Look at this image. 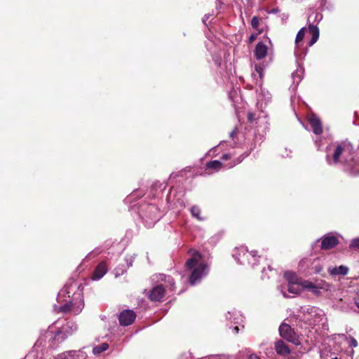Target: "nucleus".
<instances>
[{
    "instance_id": "nucleus-1",
    "label": "nucleus",
    "mask_w": 359,
    "mask_h": 359,
    "mask_svg": "<svg viewBox=\"0 0 359 359\" xmlns=\"http://www.w3.org/2000/svg\"><path fill=\"white\" fill-rule=\"evenodd\" d=\"M354 149L347 141L333 144L327 148L326 161L330 165H341L352 175L359 174V161L353 158Z\"/></svg>"
},
{
    "instance_id": "nucleus-2",
    "label": "nucleus",
    "mask_w": 359,
    "mask_h": 359,
    "mask_svg": "<svg viewBox=\"0 0 359 359\" xmlns=\"http://www.w3.org/2000/svg\"><path fill=\"white\" fill-rule=\"evenodd\" d=\"M57 299L60 304L55 305L54 310L57 313L71 311L74 315H77L84 307L83 294L76 283L65 285L58 292Z\"/></svg>"
},
{
    "instance_id": "nucleus-3",
    "label": "nucleus",
    "mask_w": 359,
    "mask_h": 359,
    "mask_svg": "<svg viewBox=\"0 0 359 359\" xmlns=\"http://www.w3.org/2000/svg\"><path fill=\"white\" fill-rule=\"evenodd\" d=\"M186 268L189 272V282L191 285L199 283L209 272V266L198 252L186 262Z\"/></svg>"
},
{
    "instance_id": "nucleus-4",
    "label": "nucleus",
    "mask_w": 359,
    "mask_h": 359,
    "mask_svg": "<svg viewBox=\"0 0 359 359\" xmlns=\"http://www.w3.org/2000/svg\"><path fill=\"white\" fill-rule=\"evenodd\" d=\"M154 280L156 279L157 281L164 282L165 286L158 285L153 287L149 294V297L151 301H160L165 294V287L170 289L173 288L175 281L170 276H166L164 274L160 273L154 276Z\"/></svg>"
},
{
    "instance_id": "nucleus-5",
    "label": "nucleus",
    "mask_w": 359,
    "mask_h": 359,
    "mask_svg": "<svg viewBox=\"0 0 359 359\" xmlns=\"http://www.w3.org/2000/svg\"><path fill=\"white\" fill-rule=\"evenodd\" d=\"M304 290H306L316 297H320L323 292H330L332 285L324 280H316L315 282L305 280L302 283Z\"/></svg>"
},
{
    "instance_id": "nucleus-6",
    "label": "nucleus",
    "mask_w": 359,
    "mask_h": 359,
    "mask_svg": "<svg viewBox=\"0 0 359 359\" xmlns=\"http://www.w3.org/2000/svg\"><path fill=\"white\" fill-rule=\"evenodd\" d=\"M323 19V15L321 13L317 12H312L308 18L309 24V32L311 35V39L309 41L308 45L309 46H312L319 39V29L316 25H314L311 23L313 22H320Z\"/></svg>"
},
{
    "instance_id": "nucleus-7",
    "label": "nucleus",
    "mask_w": 359,
    "mask_h": 359,
    "mask_svg": "<svg viewBox=\"0 0 359 359\" xmlns=\"http://www.w3.org/2000/svg\"><path fill=\"white\" fill-rule=\"evenodd\" d=\"M160 212L158 208L154 205H149L142 216V219L148 226H151L160 218Z\"/></svg>"
},
{
    "instance_id": "nucleus-8",
    "label": "nucleus",
    "mask_w": 359,
    "mask_h": 359,
    "mask_svg": "<svg viewBox=\"0 0 359 359\" xmlns=\"http://www.w3.org/2000/svg\"><path fill=\"white\" fill-rule=\"evenodd\" d=\"M243 158L241 156L238 157L237 158H233L230 163H222L219 161H210L206 163V168L208 170H213L215 172L221 170L222 168H224L226 169L231 168L234 167L236 165L240 163L243 161Z\"/></svg>"
},
{
    "instance_id": "nucleus-9",
    "label": "nucleus",
    "mask_w": 359,
    "mask_h": 359,
    "mask_svg": "<svg viewBox=\"0 0 359 359\" xmlns=\"http://www.w3.org/2000/svg\"><path fill=\"white\" fill-rule=\"evenodd\" d=\"M268 43L269 46L264 41H259L255 46L254 55L257 60L264 58L269 52L272 51L273 44L271 41L268 38Z\"/></svg>"
},
{
    "instance_id": "nucleus-10",
    "label": "nucleus",
    "mask_w": 359,
    "mask_h": 359,
    "mask_svg": "<svg viewBox=\"0 0 359 359\" xmlns=\"http://www.w3.org/2000/svg\"><path fill=\"white\" fill-rule=\"evenodd\" d=\"M280 335L288 341H290L294 344H298L299 341L296 337L292 327L287 324L283 323L279 327Z\"/></svg>"
},
{
    "instance_id": "nucleus-11",
    "label": "nucleus",
    "mask_w": 359,
    "mask_h": 359,
    "mask_svg": "<svg viewBox=\"0 0 359 359\" xmlns=\"http://www.w3.org/2000/svg\"><path fill=\"white\" fill-rule=\"evenodd\" d=\"M304 290L303 287L302 286V283L297 284H287V291L285 290V287L283 286L281 287L280 292L285 297H291L290 294H292V296L298 295L302 293Z\"/></svg>"
},
{
    "instance_id": "nucleus-12",
    "label": "nucleus",
    "mask_w": 359,
    "mask_h": 359,
    "mask_svg": "<svg viewBox=\"0 0 359 359\" xmlns=\"http://www.w3.org/2000/svg\"><path fill=\"white\" fill-rule=\"evenodd\" d=\"M136 318V315L133 310H125L119 315V323L121 325L128 326L131 325Z\"/></svg>"
},
{
    "instance_id": "nucleus-13",
    "label": "nucleus",
    "mask_w": 359,
    "mask_h": 359,
    "mask_svg": "<svg viewBox=\"0 0 359 359\" xmlns=\"http://www.w3.org/2000/svg\"><path fill=\"white\" fill-rule=\"evenodd\" d=\"M308 121L312 128L313 133L320 135L323 133V126L320 119L316 114H311L308 118Z\"/></svg>"
},
{
    "instance_id": "nucleus-14",
    "label": "nucleus",
    "mask_w": 359,
    "mask_h": 359,
    "mask_svg": "<svg viewBox=\"0 0 359 359\" xmlns=\"http://www.w3.org/2000/svg\"><path fill=\"white\" fill-rule=\"evenodd\" d=\"M86 353L81 350L69 351L59 355L55 359H86Z\"/></svg>"
},
{
    "instance_id": "nucleus-15",
    "label": "nucleus",
    "mask_w": 359,
    "mask_h": 359,
    "mask_svg": "<svg viewBox=\"0 0 359 359\" xmlns=\"http://www.w3.org/2000/svg\"><path fill=\"white\" fill-rule=\"evenodd\" d=\"M233 256L234 258H237L238 257H247L248 259L249 258H252L254 261L258 260V258L257 257L256 251L249 252L248 250L245 247H241L239 248L235 249Z\"/></svg>"
},
{
    "instance_id": "nucleus-16",
    "label": "nucleus",
    "mask_w": 359,
    "mask_h": 359,
    "mask_svg": "<svg viewBox=\"0 0 359 359\" xmlns=\"http://www.w3.org/2000/svg\"><path fill=\"white\" fill-rule=\"evenodd\" d=\"M305 33H306V28L302 27L297 32V34L295 38L294 55L297 58L302 57V55L299 53V50L303 45V39L304 38Z\"/></svg>"
},
{
    "instance_id": "nucleus-17",
    "label": "nucleus",
    "mask_w": 359,
    "mask_h": 359,
    "mask_svg": "<svg viewBox=\"0 0 359 359\" xmlns=\"http://www.w3.org/2000/svg\"><path fill=\"white\" fill-rule=\"evenodd\" d=\"M339 241L336 236L330 234L325 235L321 241V248L323 250H329L335 247Z\"/></svg>"
},
{
    "instance_id": "nucleus-18",
    "label": "nucleus",
    "mask_w": 359,
    "mask_h": 359,
    "mask_svg": "<svg viewBox=\"0 0 359 359\" xmlns=\"http://www.w3.org/2000/svg\"><path fill=\"white\" fill-rule=\"evenodd\" d=\"M107 267L104 262H100L95 268L93 273L92 274L91 278L93 280H99L101 279L107 273Z\"/></svg>"
},
{
    "instance_id": "nucleus-19",
    "label": "nucleus",
    "mask_w": 359,
    "mask_h": 359,
    "mask_svg": "<svg viewBox=\"0 0 359 359\" xmlns=\"http://www.w3.org/2000/svg\"><path fill=\"white\" fill-rule=\"evenodd\" d=\"M328 273L332 276H346L348 274L349 271V269L348 266L344 265H341L339 266H330L327 269Z\"/></svg>"
},
{
    "instance_id": "nucleus-20",
    "label": "nucleus",
    "mask_w": 359,
    "mask_h": 359,
    "mask_svg": "<svg viewBox=\"0 0 359 359\" xmlns=\"http://www.w3.org/2000/svg\"><path fill=\"white\" fill-rule=\"evenodd\" d=\"M77 325L73 322H67L66 325H63L60 330L57 332V335L63 333L67 337L72 334L77 330Z\"/></svg>"
},
{
    "instance_id": "nucleus-21",
    "label": "nucleus",
    "mask_w": 359,
    "mask_h": 359,
    "mask_svg": "<svg viewBox=\"0 0 359 359\" xmlns=\"http://www.w3.org/2000/svg\"><path fill=\"white\" fill-rule=\"evenodd\" d=\"M284 278L287 282V284H297L302 283L304 280H302L301 278L298 277L297 275L292 271H286L284 273Z\"/></svg>"
},
{
    "instance_id": "nucleus-22",
    "label": "nucleus",
    "mask_w": 359,
    "mask_h": 359,
    "mask_svg": "<svg viewBox=\"0 0 359 359\" xmlns=\"http://www.w3.org/2000/svg\"><path fill=\"white\" fill-rule=\"evenodd\" d=\"M275 349L276 353L281 355H287L290 353V350L288 346L281 340H279L276 343Z\"/></svg>"
},
{
    "instance_id": "nucleus-23",
    "label": "nucleus",
    "mask_w": 359,
    "mask_h": 359,
    "mask_svg": "<svg viewBox=\"0 0 359 359\" xmlns=\"http://www.w3.org/2000/svg\"><path fill=\"white\" fill-rule=\"evenodd\" d=\"M226 318L234 324H240L243 322L242 316L236 311H229L226 315Z\"/></svg>"
},
{
    "instance_id": "nucleus-24",
    "label": "nucleus",
    "mask_w": 359,
    "mask_h": 359,
    "mask_svg": "<svg viewBox=\"0 0 359 359\" xmlns=\"http://www.w3.org/2000/svg\"><path fill=\"white\" fill-rule=\"evenodd\" d=\"M323 269V264H322L320 259H315L311 265V270L314 271L315 273H320Z\"/></svg>"
},
{
    "instance_id": "nucleus-25",
    "label": "nucleus",
    "mask_w": 359,
    "mask_h": 359,
    "mask_svg": "<svg viewBox=\"0 0 359 359\" xmlns=\"http://www.w3.org/2000/svg\"><path fill=\"white\" fill-rule=\"evenodd\" d=\"M235 259L237 261L238 263H239L241 264L245 265V264H248L252 265V267L255 266V265L256 264V262H257V261H254L252 258H249L248 259L247 257H238L237 258H235Z\"/></svg>"
},
{
    "instance_id": "nucleus-26",
    "label": "nucleus",
    "mask_w": 359,
    "mask_h": 359,
    "mask_svg": "<svg viewBox=\"0 0 359 359\" xmlns=\"http://www.w3.org/2000/svg\"><path fill=\"white\" fill-rule=\"evenodd\" d=\"M108 348H109L108 344L102 343V344L95 346L93 349V353L95 355H98V354L102 353L103 351L107 350Z\"/></svg>"
},
{
    "instance_id": "nucleus-27",
    "label": "nucleus",
    "mask_w": 359,
    "mask_h": 359,
    "mask_svg": "<svg viewBox=\"0 0 359 359\" xmlns=\"http://www.w3.org/2000/svg\"><path fill=\"white\" fill-rule=\"evenodd\" d=\"M191 213L193 217H196L197 219L201 221L203 219L200 216L201 210L198 206H193L191 208Z\"/></svg>"
},
{
    "instance_id": "nucleus-28",
    "label": "nucleus",
    "mask_w": 359,
    "mask_h": 359,
    "mask_svg": "<svg viewBox=\"0 0 359 359\" xmlns=\"http://www.w3.org/2000/svg\"><path fill=\"white\" fill-rule=\"evenodd\" d=\"M292 79L294 83H298L301 81L302 77V71L297 70L295 72L292 74Z\"/></svg>"
},
{
    "instance_id": "nucleus-29",
    "label": "nucleus",
    "mask_w": 359,
    "mask_h": 359,
    "mask_svg": "<svg viewBox=\"0 0 359 359\" xmlns=\"http://www.w3.org/2000/svg\"><path fill=\"white\" fill-rule=\"evenodd\" d=\"M260 19L257 16H254L251 20V26L257 29L259 25Z\"/></svg>"
},
{
    "instance_id": "nucleus-30",
    "label": "nucleus",
    "mask_w": 359,
    "mask_h": 359,
    "mask_svg": "<svg viewBox=\"0 0 359 359\" xmlns=\"http://www.w3.org/2000/svg\"><path fill=\"white\" fill-rule=\"evenodd\" d=\"M350 248L359 250V238L353 239L351 241V243L350 244Z\"/></svg>"
},
{
    "instance_id": "nucleus-31",
    "label": "nucleus",
    "mask_w": 359,
    "mask_h": 359,
    "mask_svg": "<svg viewBox=\"0 0 359 359\" xmlns=\"http://www.w3.org/2000/svg\"><path fill=\"white\" fill-rule=\"evenodd\" d=\"M255 69L257 73L259 74L260 78H262L264 75V68L261 65H256L255 67Z\"/></svg>"
},
{
    "instance_id": "nucleus-32",
    "label": "nucleus",
    "mask_w": 359,
    "mask_h": 359,
    "mask_svg": "<svg viewBox=\"0 0 359 359\" xmlns=\"http://www.w3.org/2000/svg\"><path fill=\"white\" fill-rule=\"evenodd\" d=\"M247 118H248V121L250 123H253L257 119L256 114L252 112H248ZM258 118L259 117H257V118Z\"/></svg>"
},
{
    "instance_id": "nucleus-33",
    "label": "nucleus",
    "mask_w": 359,
    "mask_h": 359,
    "mask_svg": "<svg viewBox=\"0 0 359 359\" xmlns=\"http://www.w3.org/2000/svg\"><path fill=\"white\" fill-rule=\"evenodd\" d=\"M134 259H135L134 255H128L126 257V261L127 262L128 267H130L132 266Z\"/></svg>"
},
{
    "instance_id": "nucleus-34",
    "label": "nucleus",
    "mask_w": 359,
    "mask_h": 359,
    "mask_svg": "<svg viewBox=\"0 0 359 359\" xmlns=\"http://www.w3.org/2000/svg\"><path fill=\"white\" fill-rule=\"evenodd\" d=\"M349 339H350V345L353 347H357L358 342H357L356 339L353 337H351V336H350Z\"/></svg>"
},
{
    "instance_id": "nucleus-35",
    "label": "nucleus",
    "mask_w": 359,
    "mask_h": 359,
    "mask_svg": "<svg viewBox=\"0 0 359 359\" xmlns=\"http://www.w3.org/2000/svg\"><path fill=\"white\" fill-rule=\"evenodd\" d=\"M232 158V155L231 154H224L222 156V159L223 161H226L228 159H231Z\"/></svg>"
},
{
    "instance_id": "nucleus-36",
    "label": "nucleus",
    "mask_w": 359,
    "mask_h": 359,
    "mask_svg": "<svg viewBox=\"0 0 359 359\" xmlns=\"http://www.w3.org/2000/svg\"><path fill=\"white\" fill-rule=\"evenodd\" d=\"M257 35H258V34H251L250 36V37H249V42L252 43V41H254L257 39Z\"/></svg>"
},
{
    "instance_id": "nucleus-37",
    "label": "nucleus",
    "mask_w": 359,
    "mask_h": 359,
    "mask_svg": "<svg viewBox=\"0 0 359 359\" xmlns=\"http://www.w3.org/2000/svg\"><path fill=\"white\" fill-rule=\"evenodd\" d=\"M248 359H260L257 355L252 354L249 356Z\"/></svg>"
},
{
    "instance_id": "nucleus-38",
    "label": "nucleus",
    "mask_w": 359,
    "mask_h": 359,
    "mask_svg": "<svg viewBox=\"0 0 359 359\" xmlns=\"http://www.w3.org/2000/svg\"><path fill=\"white\" fill-rule=\"evenodd\" d=\"M233 331L236 334L238 333V332H239V327L238 326H235L233 327Z\"/></svg>"
},
{
    "instance_id": "nucleus-39",
    "label": "nucleus",
    "mask_w": 359,
    "mask_h": 359,
    "mask_svg": "<svg viewBox=\"0 0 359 359\" xmlns=\"http://www.w3.org/2000/svg\"><path fill=\"white\" fill-rule=\"evenodd\" d=\"M135 195V193H133L131 195H130L129 196L127 197L126 200L127 201H130L133 198V196Z\"/></svg>"
},
{
    "instance_id": "nucleus-40",
    "label": "nucleus",
    "mask_w": 359,
    "mask_h": 359,
    "mask_svg": "<svg viewBox=\"0 0 359 359\" xmlns=\"http://www.w3.org/2000/svg\"><path fill=\"white\" fill-rule=\"evenodd\" d=\"M355 304L359 309V299L355 300Z\"/></svg>"
},
{
    "instance_id": "nucleus-41",
    "label": "nucleus",
    "mask_w": 359,
    "mask_h": 359,
    "mask_svg": "<svg viewBox=\"0 0 359 359\" xmlns=\"http://www.w3.org/2000/svg\"><path fill=\"white\" fill-rule=\"evenodd\" d=\"M208 18H209L208 15H205L203 19V22L205 23V21L208 19Z\"/></svg>"
},
{
    "instance_id": "nucleus-42",
    "label": "nucleus",
    "mask_w": 359,
    "mask_h": 359,
    "mask_svg": "<svg viewBox=\"0 0 359 359\" xmlns=\"http://www.w3.org/2000/svg\"><path fill=\"white\" fill-rule=\"evenodd\" d=\"M235 133H236V131H235V130L231 131V132L230 133V137H233Z\"/></svg>"
}]
</instances>
